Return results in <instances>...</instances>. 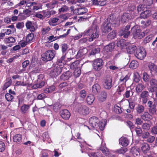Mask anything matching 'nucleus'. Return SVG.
Masks as SVG:
<instances>
[{
    "label": "nucleus",
    "mask_w": 157,
    "mask_h": 157,
    "mask_svg": "<svg viewBox=\"0 0 157 157\" xmlns=\"http://www.w3.org/2000/svg\"><path fill=\"white\" fill-rule=\"evenodd\" d=\"M83 34L84 35L88 36H90L89 38V41H93L99 36L97 26L96 25H93L91 27L85 31Z\"/></svg>",
    "instance_id": "obj_1"
},
{
    "label": "nucleus",
    "mask_w": 157,
    "mask_h": 157,
    "mask_svg": "<svg viewBox=\"0 0 157 157\" xmlns=\"http://www.w3.org/2000/svg\"><path fill=\"white\" fill-rule=\"evenodd\" d=\"M106 120H105L103 121L104 123L103 125H101L100 123L99 119L97 117H90L89 120V123L90 126L92 127L97 128L98 127L101 130L103 129L105 125V123Z\"/></svg>",
    "instance_id": "obj_2"
},
{
    "label": "nucleus",
    "mask_w": 157,
    "mask_h": 157,
    "mask_svg": "<svg viewBox=\"0 0 157 157\" xmlns=\"http://www.w3.org/2000/svg\"><path fill=\"white\" fill-rule=\"evenodd\" d=\"M149 30H147L145 32H141L139 29H136V27H133L132 29V33L134 37L138 39H141L143 37L145 34H147Z\"/></svg>",
    "instance_id": "obj_3"
},
{
    "label": "nucleus",
    "mask_w": 157,
    "mask_h": 157,
    "mask_svg": "<svg viewBox=\"0 0 157 157\" xmlns=\"http://www.w3.org/2000/svg\"><path fill=\"white\" fill-rule=\"evenodd\" d=\"M112 21L111 20L109 21L108 20L107 21H105L103 24L101 26V30L103 33H108L111 31L112 29L111 25L112 24H117V25H118L119 23V21H117V23H115L114 22L112 23L111 22Z\"/></svg>",
    "instance_id": "obj_4"
},
{
    "label": "nucleus",
    "mask_w": 157,
    "mask_h": 157,
    "mask_svg": "<svg viewBox=\"0 0 157 157\" xmlns=\"http://www.w3.org/2000/svg\"><path fill=\"white\" fill-rule=\"evenodd\" d=\"M55 55V52L54 51L48 50L42 55V60L45 61H50L54 58Z\"/></svg>",
    "instance_id": "obj_5"
},
{
    "label": "nucleus",
    "mask_w": 157,
    "mask_h": 157,
    "mask_svg": "<svg viewBox=\"0 0 157 157\" xmlns=\"http://www.w3.org/2000/svg\"><path fill=\"white\" fill-rule=\"evenodd\" d=\"M92 62L93 68L96 71H100L102 68L104 64L102 60L100 58L95 59Z\"/></svg>",
    "instance_id": "obj_6"
},
{
    "label": "nucleus",
    "mask_w": 157,
    "mask_h": 157,
    "mask_svg": "<svg viewBox=\"0 0 157 157\" xmlns=\"http://www.w3.org/2000/svg\"><path fill=\"white\" fill-rule=\"evenodd\" d=\"M76 111L80 114L83 115H88L90 112L88 107L86 105H78Z\"/></svg>",
    "instance_id": "obj_7"
},
{
    "label": "nucleus",
    "mask_w": 157,
    "mask_h": 157,
    "mask_svg": "<svg viewBox=\"0 0 157 157\" xmlns=\"http://www.w3.org/2000/svg\"><path fill=\"white\" fill-rule=\"evenodd\" d=\"M112 78L109 75H107L104 79L103 85L104 88L106 90H110L112 86Z\"/></svg>",
    "instance_id": "obj_8"
},
{
    "label": "nucleus",
    "mask_w": 157,
    "mask_h": 157,
    "mask_svg": "<svg viewBox=\"0 0 157 157\" xmlns=\"http://www.w3.org/2000/svg\"><path fill=\"white\" fill-rule=\"evenodd\" d=\"M146 55L145 50L144 48L142 47L137 49L135 55L138 59L141 60L145 57Z\"/></svg>",
    "instance_id": "obj_9"
},
{
    "label": "nucleus",
    "mask_w": 157,
    "mask_h": 157,
    "mask_svg": "<svg viewBox=\"0 0 157 157\" xmlns=\"http://www.w3.org/2000/svg\"><path fill=\"white\" fill-rule=\"evenodd\" d=\"M42 75H39V77L37 80V83L34 84L32 87L33 89H40L43 87L45 84V82L44 81H40V78H42Z\"/></svg>",
    "instance_id": "obj_10"
},
{
    "label": "nucleus",
    "mask_w": 157,
    "mask_h": 157,
    "mask_svg": "<svg viewBox=\"0 0 157 157\" xmlns=\"http://www.w3.org/2000/svg\"><path fill=\"white\" fill-rule=\"evenodd\" d=\"M130 27V25H129L126 26L125 28L120 32V35L121 36H123L124 38H128L130 34V32L129 31Z\"/></svg>",
    "instance_id": "obj_11"
},
{
    "label": "nucleus",
    "mask_w": 157,
    "mask_h": 157,
    "mask_svg": "<svg viewBox=\"0 0 157 157\" xmlns=\"http://www.w3.org/2000/svg\"><path fill=\"white\" fill-rule=\"evenodd\" d=\"M148 96L149 93L147 91L144 90L141 92L139 99L142 100L143 104H145L147 102Z\"/></svg>",
    "instance_id": "obj_12"
},
{
    "label": "nucleus",
    "mask_w": 157,
    "mask_h": 157,
    "mask_svg": "<svg viewBox=\"0 0 157 157\" xmlns=\"http://www.w3.org/2000/svg\"><path fill=\"white\" fill-rule=\"evenodd\" d=\"M66 54V53H65L64 54H63V55L61 57L60 59H58L57 62V65H59V66L63 67L64 65L66 64V62L69 61L71 59L69 58H68L67 60H65V58Z\"/></svg>",
    "instance_id": "obj_13"
},
{
    "label": "nucleus",
    "mask_w": 157,
    "mask_h": 157,
    "mask_svg": "<svg viewBox=\"0 0 157 157\" xmlns=\"http://www.w3.org/2000/svg\"><path fill=\"white\" fill-rule=\"evenodd\" d=\"M127 52L130 54H132L134 53L135 55L136 51L138 49L136 46L134 45H132L128 43L127 46L126 47Z\"/></svg>",
    "instance_id": "obj_14"
},
{
    "label": "nucleus",
    "mask_w": 157,
    "mask_h": 157,
    "mask_svg": "<svg viewBox=\"0 0 157 157\" xmlns=\"http://www.w3.org/2000/svg\"><path fill=\"white\" fill-rule=\"evenodd\" d=\"M61 117L64 119H68L71 116L69 112L67 109L61 110L60 112Z\"/></svg>",
    "instance_id": "obj_15"
},
{
    "label": "nucleus",
    "mask_w": 157,
    "mask_h": 157,
    "mask_svg": "<svg viewBox=\"0 0 157 157\" xmlns=\"http://www.w3.org/2000/svg\"><path fill=\"white\" fill-rule=\"evenodd\" d=\"M72 74L69 71H67L64 72L60 76V79L62 80H67L71 76Z\"/></svg>",
    "instance_id": "obj_16"
},
{
    "label": "nucleus",
    "mask_w": 157,
    "mask_h": 157,
    "mask_svg": "<svg viewBox=\"0 0 157 157\" xmlns=\"http://www.w3.org/2000/svg\"><path fill=\"white\" fill-rule=\"evenodd\" d=\"M88 11L87 9L85 7H81L75 9L74 13L79 15L83 14Z\"/></svg>",
    "instance_id": "obj_17"
},
{
    "label": "nucleus",
    "mask_w": 157,
    "mask_h": 157,
    "mask_svg": "<svg viewBox=\"0 0 157 157\" xmlns=\"http://www.w3.org/2000/svg\"><path fill=\"white\" fill-rule=\"evenodd\" d=\"M107 96V94L106 92L102 91L98 96V100L100 102H103L106 100Z\"/></svg>",
    "instance_id": "obj_18"
},
{
    "label": "nucleus",
    "mask_w": 157,
    "mask_h": 157,
    "mask_svg": "<svg viewBox=\"0 0 157 157\" xmlns=\"http://www.w3.org/2000/svg\"><path fill=\"white\" fill-rule=\"evenodd\" d=\"M131 18V15L129 13H125L121 17V21L122 23L127 22Z\"/></svg>",
    "instance_id": "obj_19"
},
{
    "label": "nucleus",
    "mask_w": 157,
    "mask_h": 157,
    "mask_svg": "<svg viewBox=\"0 0 157 157\" xmlns=\"http://www.w3.org/2000/svg\"><path fill=\"white\" fill-rule=\"evenodd\" d=\"M114 46L112 44H110L105 46L104 51L107 53H109V56L112 55V51L113 49Z\"/></svg>",
    "instance_id": "obj_20"
},
{
    "label": "nucleus",
    "mask_w": 157,
    "mask_h": 157,
    "mask_svg": "<svg viewBox=\"0 0 157 157\" xmlns=\"http://www.w3.org/2000/svg\"><path fill=\"white\" fill-rule=\"evenodd\" d=\"M120 144L123 146H127L128 144L129 141L126 137H121L119 140Z\"/></svg>",
    "instance_id": "obj_21"
},
{
    "label": "nucleus",
    "mask_w": 157,
    "mask_h": 157,
    "mask_svg": "<svg viewBox=\"0 0 157 157\" xmlns=\"http://www.w3.org/2000/svg\"><path fill=\"white\" fill-rule=\"evenodd\" d=\"M128 43H126L125 40L121 39L117 42V46L118 47H121V48H125L127 46Z\"/></svg>",
    "instance_id": "obj_22"
},
{
    "label": "nucleus",
    "mask_w": 157,
    "mask_h": 157,
    "mask_svg": "<svg viewBox=\"0 0 157 157\" xmlns=\"http://www.w3.org/2000/svg\"><path fill=\"white\" fill-rule=\"evenodd\" d=\"M129 78V76L127 75L124 77L122 76L121 77L118 82V84H120L124 86H125V83Z\"/></svg>",
    "instance_id": "obj_23"
},
{
    "label": "nucleus",
    "mask_w": 157,
    "mask_h": 157,
    "mask_svg": "<svg viewBox=\"0 0 157 157\" xmlns=\"http://www.w3.org/2000/svg\"><path fill=\"white\" fill-rule=\"evenodd\" d=\"M25 25L27 29H29L30 31L34 32L35 31V29L34 26V24L32 22L29 21H28L26 23Z\"/></svg>",
    "instance_id": "obj_24"
},
{
    "label": "nucleus",
    "mask_w": 157,
    "mask_h": 157,
    "mask_svg": "<svg viewBox=\"0 0 157 157\" xmlns=\"http://www.w3.org/2000/svg\"><path fill=\"white\" fill-rule=\"evenodd\" d=\"M142 119L144 121H148L152 118V116L147 112H144L141 116Z\"/></svg>",
    "instance_id": "obj_25"
},
{
    "label": "nucleus",
    "mask_w": 157,
    "mask_h": 157,
    "mask_svg": "<svg viewBox=\"0 0 157 157\" xmlns=\"http://www.w3.org/2000/svg\"><path fill=\"white\" fill-rule=\"evenodd\" d=\"M140 150L139 148L134 147L131 148L130 152L132 153L134 156H138L140 155Z\"/></svg>",
    "instance_id": "obj_26"
},
{
    "label": "nucleus",
    "mask_w": 157,
    "mask_h": 157,
    "mask_svg": "<svg viewBox=\"0 0 157 157\" xmlns=\"http://www.w3.org/2000/svg\"><path fill=\"white\" fill-rule=\"evenodd\" d=\"M100 149L102 152L106 155L109 154V152L108 149L106 147L105 143H102Z\"/></svg>",
    "instance_id": "obj_27"
},
{
    "label": "nucleus",
    "mask_w": 157,
    "mask_h": 157,
    "mask_svg": "<svg viewBox=\"0 0 157 157\" xmlns=\"http://www.w3.org/2000/svg\"><path fill=\"white\" fill-rule=\"evenodd\" d=\"M87 52V50L86 48H83L80 49L76 55V57L78 58L82 57Z\"/></svg>",
    "instance_id": "obj_28"
},
{
    "label": "nucleus",
    "mask_w": 157,
    "mask_h": 157,
    "mask_svg": "<svg viewBox=\"0 0 157 157\" xmlns=\"http://www.w3.org/2000/svg\"><path fill=\"white\" fill-rule=\"evenodd\" d=\"M100 86L99 85L96 83L94 84L92 87V91L93 93L95 94H97L100 91Z\"/></svg>",
    "instance_id": "obj_29"
},
{
    "label": "nucleus",
    "mask_w": 157,
    "mask_h": 157,
    "mask_svg": "<svg viewBox=\"0 0 157 157\" xmlns=\"http://www.w3.org/2000/svg\"><path fill=\"white\" fill-rule=\"evenodd\" d=\"M125 86L119 84L116 91V93L119 95L122 94L125 89Z\"/></svg>",
    "instance_id": "obj_30"
},
{
    "label": "nucleus",
    "mask_w": 157,
    "mask_h": 157,
    "mask_svg": "<svg viewBox=\"0 0 157 157\" xmlns=\"http://www.w3.org/2000/svg\"><path fill=\"white\" fill-rule=\"evenodd\" d=\"M145 88V86L142 83L137 84L136 87V93L138 94L140 93Z\"/></svg>",
    "instance_id": "obj_31"
},
{
    "label": "nucleus",
    "mask_w": 157,
    "mask_h": 157,
    "mask_svg": "<svg viewBox=\"0 0 157 157\" xmlns=\"http://www.w3.org/2000/svg\"><path fill=\"white\" fill-rule=\"evenodd\" d=\"M59 20V19L57 18H51L48 21V23L51 26H55L57 25V23Z\"/></svg>",
    "instance_id": "obj_32"
},
{
    "label": "nucleus",
    "mask_w": 157,
    "mask_h": 157,
    "mask_svg": "<svg viewBox=\"0 0 157 157\" xmlns=\"http://www.w3.org/2000/svg\"><path fill=\"white\" fill-rule=\"evenodd\" d=\"M151 14L150 11L146 10L141 13L140 15V17L141 18H145L149 16Z\"/></svg>",
    "instance_id": "obj_33"
},
{
    "label": "nucleus",
    "mask_w": 157,
    "mask_h": 157,
    "mask_svg": "<svg viewBox=\"0 0 157 157\" xmlns=\"http://www.w3.org/2000/svg\"><path fill=\"white\" fill-rule=\"evenodd\" d=\"M94 95L90 94L87 96L86 98V102L88 104L91 105L94 101Z\"/></svg>",
    "instance_id": "obj_34"
},
{
    "label": "nucleus",
    "mask_w": 157,
    "mask_h": 157,
    "mask_svg": "<svg viewBox=\"0 0 157 157\" xmlns=\"http://www.w3.org/2000/svg\"><path fill=\"white\" fill-rule=\"evenodd\" d=\"M150 149L149 145L147 143H144L142 144L141 147V150L144 153H147Z\"/></svg>",
    "instance_id": "obj_35"
},
{
    "label": "nucleus",
    "mask_w": 157,
    "mask_h": 157,
    "mask_svg": "<svg viewBox=\"0 0 157 157\" xmlns=\"http://www.w3.org/2000/svg\"><path fill=\"white\" fill-rule=\"evenodd\" d=\"M79 61L78 60L73 62L71 65V68L75 70L77 69L78 68H80L79 67Z\"/></svg>",
    "instance_id": "obj_36"
},
{
    "label": "nucleus",
    "mask_w": 157,
    "mask_h": 157,
    "mask_svg": "<svg viewBox=\"0 0 157 157\" xmlns=\"http://www.w3.org/2000/svg\"><path fill=\"white\" fill-rule=\"evenodd\" d=\"M62 67H60L59 65H56L53 67V70L56 72V74L58 75H59L62 71Z\"/></svg>",
    "instance_id": "obj_37"
},
{
    "label": "nucleus",
    "mask_w": 157,
    "mask_h": 157,
    "mask_svg": "<svg viewBox=\"0 0 157 157\" xmlns=\"http://www.w3.org/2000/svg\"><path fill=\"white\" fill-rule=\"evenodd\" d=\"M58 2L56 0H54L49 3L47 4L46 6L49 9H51L53 8L57 5Z\"/></svg>",
    "instance_id": "obj_38"
},
{
    "label": "nucleus",
    "mask_w": 157,
    "mask_h": 157,
    "mask_svg": "<svg viewBox=\"0 0 157 157\" xmlns=\"http://www.w3.org/2000/svg\"><path fill=\"white\" fill-rule=\"evenodd\" d=\"M55 89V87L52 85L48 88L45 89L44 90V92L46 94L51 93L54 91Z\"/></svg>",
    "instance_id": "obj_39"
},
{
    "label": "nucleus",
    "mask_w": 157,
    "mask_h": 157,
    "mask_svg": "<svg viewBox=\"0 0 157 157\" xmlns=\"http://www.w3.org/2000/svg\"><path fill=\"white\" fill-rule=\"evenodd\" d=\"M136 109L137 113L140 114L144 111V107L143 105L139 104L136 108Z\"/></svg>",
    "instance_id": "obj_40"
},
{
    "label": "nucleus",
    "mask_w": 157,
    "mask_h": 157,
    "mask_svg": "<svg viewBox=\"0 0 157 157\" xmlns=\"http://www.w3.org/2000/svg\"><path fill=\"white\" fill-rule=\"evenodd\" d=\"M138 66V62L136 60H132L129 64V67L131 68L135 69L137 68Z\"/></svg>",
    "instance_id": "obj_41"
},
{
    "label": "nucleus",
    "mask_w": 157,
    "mask_h": 157,
    "mask_svg": "<svg viewBox=\"0 0 157 157\" xmlns=\"http://www.w3.org/2000/svg\"><path fill=\"white\" fill-rule=\"evenodd\" d=\"M22 139L21 135L20 134L15 135L13 137V141L15 142H18Z\"/></svg>",
    "instance_id": "obj_42"
},
{
    "label": "nucleus",
    "mask_w": 157,
    "mask_h": 157,
    "mask_svg": "<svg viewBox=\"0 0 157 157\" xmlns=\"http://www.w3.org/2000/svg\"><path fill=\"white\" fill-rule=\"evenodd\" d=\"M116 33L115 31H113L109 33L107 36V38L109 40L113 39L116 36Z\"/></svg>",
    "instance_id": "obj_43"
},
{
    "label": "nucleus",
    "mask_w": 157,
    "mask_h": 157,
    "mask_svg": "<svg viewBox=\"0 0 157 157\" xmlns=\"http://www.w3.org/2000/svg\"><path fill=\"white\" fill-rule=\"evenodd\" d=\"M61 107V105L59 102H57L55 103L53 105V109L55 112H57L60 109Z\"/></svg>",
    "instance_id": "obj_44"
},
{
    "label": "nucleus",
    "mask_w": 157,
    "mask_h": 157,
    "mask_svg": "<svg viewBox=\"0 0 157 157\" xmlns=\"http://www.w3.org/2000/svg\"><path fill=\"white\" fill-rule=\"evenodd\" d=\"M29 108V105L24 104L21 107V110L22 113H25L27 112Z\"/></svg>",
    "instance_id": "obj_45"
},
{
    "label": "nucleus",
    "mask_w": 157,
    "mask_h": 157,
    "mask_svg": "<svg viewBox=\"0 0 157 157\" xmlns=\"http://www.w3.org/2000/svg\"><path fill=\"white\" fill-rule=\"evenodd\" d=\"M80 135L79 133H77V135L76 136L77 137V138L78 140V142H79L80 143V146L81 147V148H82L83 147V144H84V140L81 139V138L80 136Z\"/></svg>",
    "instance_id": "obj_46"
},
{
    "label": "nucleus",
    "mask_w": 157,
    "mask_h": 157,
    "mask_svg": "<svg viewBox=\"0 0 157 157\" xmlns=\"http://www.w3.org/2000/svg\"><path fill=\"white\" fill-rule=\"evenodd\" d=\"M4 41L5 43H13L15 42L16 40L14 38L10 37L5 38Z\"/></svg>",
    "instance_id": "obj_47"
},
{
    "label": "nucleus",
    "mask_w": 157,
    "mask_h": 157,
    "mask_svg": "<svg viewBox=\"0 0 157 157\" xmlns=\"http://www.w3.org/2000/svg\"><path fill=\"white\" fill-rule=\"evenodd\" d=\"M69 10L68 7L66 5H63L59 8L58 11L59 13H63L67 12Z\"/></svg>",
    "instance_id": "obj_48"
},
{
    "label": "nucleus",
    "mask_w": 157,
    "mask_h": 157,
    "mask_svg": "<svg viewBox=\"0 0 157 157\" xmlns=\"http://www.w3.org/2000/svg\"><path fill=\"white\" fill-rule=\"evenodd\" d=\"M100 49L98 47L93 48L90 53V55H94L96 53H98L100 52Z\"/></svg>",
    "instance_id": "obj_49"
},
{
    "label": "nucleus",
    "mask_w": 157,
    "mask_h": 157,
    "mask_svg": "<svg viewBox=\"0 0 157 157\" xmlns=\"http://www.w3.org/2000/svg\"><path fill=\"white\" fill-rule=\"evenodd\" d=\"M34 37V35L32 33L29 34L26 37V40L28 43L31 42L33 40Z\"/></svg>",
    "instance_id": "obj_50"
},
{
    "label": "nucleus",
    "mask_w": 157,
    "mask_h": 157,
    "mask_svg": "<svg viewBox=\"0 0 157 157\" xmlns=\"http://www.w3.org/2000/svg\"><path fill=\"white\" fill-rule=\"evenodd\" d=\"M51 29L49 26L41 28V31L43 35H45L48 33Z\"/></svg>",
    "instance_id": "obj_51"
},
{
    "label": "nucleus",
    "mask_w": 157,
    "mask_h": 157,
    "mask_svg": "<svg viewBox=\"0 0 157 157\" xmlns=\"http://www.w3.org/2000/svg\"><path fill=\"white\" fill-rule=\"evenodd\" d=\"M140 76L137 72L134 73V80L136 82H139L140 80Z\"/></svg>",
    "instance_id": "obj_52"
},
{
    "label": "nucleus",
    "mask_w": 157,
    "mask_h": 157,
    "mask_svg": "<svg viewBox=\"0 0 157 157\" xmlns=\"http://www.w3.org/2000/svg\"><path fill=\"white\" fill-rule=\"evenodd\" d=\"M6 99L9 101H11L13 98L14 96L10 94L7 93L5 96Z\"/></svg>",
    "instance_id": "obj_53"
},
{
    "label": "nucleus",
    "mask_w": 157,
    "mask_h": 157,
    "mask_svg": "<svg viewBox=\"0 0 157 157\" xmlns=\"http://www.w3.org/2000/svg\"><path fill=\"white\" fill-rule=\"evenodd\" d=\"M12 81L10 79H8L7 80V82L5 83L3 89L5 90L8 87H9L11 84Z\"/></svg>",
    "instance_id": "obj_54"
},
{
    "label": "nucleus",
    "mask_w": 157,
    "mask_h": 157,
    "mask_svg": "<svg viewBox=\"0 0 157 157\" xmlns=\"http://www.w3.org/2000/svg\"><path fill=\"white\" fill-rule=\"evenodd\" d=\"M148 67L150 70L151 72H154L155 70V68L156 67V66L153 63H150L148 65Z\"/></svg>",
    "instance_id": "obj_55"
},
{
    "label": "nucleus",
    "mask_w": 157,
    "mask_h": 157,
    "mask_svg": "<svg viewBox=\"0 0 157 157\" xmlns=\"http://www.w3.org/2000/svg\"><path fill=\"white\" fill-rule=\"evenodd\" d=\"M149 76L146 72H144L143 73V79L145 82H149Z\"/></svg>",
    "instance_id": "obj_56"
},
{
    "label": "nucleus",
    "mask_w": 157,
    "mask_h": 157,
    "mask_svg": "<svg viewBox=\"0 0 157 157\" xmlns=\"http://www.w3.org/2000/svg\"><path fill=\"white\" fill-rule=\"evenodd\" d=\"M127 151L128 149L127 148L122 147L118 150L117 151V152L119 154H123L125 153Z\"/></svg>",
    "instance_id": "obj_57"
},
{
    "label": "nucleus",
    "mask_w": 157,
    "mask_h": 157,
    "mask_svg": "<svg viewBox=\"0 0 157 157\" xmlns=\"http://www.w3.org/2000/svg\"><path fill=\"white\" fill-rule=\"evenodd\" d=\"M61 46L62 52L63 53V54H64V53H65L68 48L67 45L66 44H62L61 45Z\"/></svg>",
    "instance_id": "obj_58"
},
{
    "label": "nucleus",
    "mask_w": 157,
    "mask_h": 157,
    "mask_svg": "<svg viewBox=\"0 0 157 157\" xmlns=\"http://www.w3.org/2000/svg\"><path fill=\"white\" fill-rule=\"evenodd\" d=\"M81 73V71L80 68H78L77 69L74 70V75L77 77H79Z\"/></svg>",
    "instance_id": "obj_59"
},
{
    "label": "nucleus",
    "mask_w": 157,
    "mask_h": 157,
    "mask_svg": "<svg viewBox=\"0 0 157 157\" xmlns=\"http://www.w3.org/2000/svg\"><path fill=\"white\" fill-rule=\"evenodd\" d=\"M132 98H130L128 100L129 107L131 109H133L135 105V102L132 101Z\"/></svg>",
    "instance_id": "obj_60"
},
{
    "label": "nucleus",
    "mask_w": 157,
    "mask_h": 157,
    "mask_svg": "<svg viewBox=\"0 0 157 157\" xmlns=\"http://www.w3.org/2000/svg\"><path fill=\"white\" fill-rule=\"evenodd\" d=\"M43 14L44 17L49 18L50 17L51 12L50 11H44L42 12Z\"/></svg>",
    "instance_id": "obj_61"
},
{
    "label": "nucleus",
    "mask_w": 157,
    "mask_h": 157,
    "mask_svg": "<svg viewBox=\"0 0 157 157\" xmlns=\"http://www.w3.org/2000/svg\"><path fill=\"white\" fill-rule=\"evenodd\" d=\"M41 8V6L40 4L38 5L36 3V4L33 5L32 10H36Z\"/></svg>",
    "instance_id": "obj_62"
},
{
    "label": "nucleus",
    "mask_w": 157,
    "mask_h": 157,
    "mask_svg": "<svg viewBox=\"0 0 157 157\" xmlns=\"http://www.w3.org/2000/svg\"><path fill=\"white\" fill-rule=\"evenodd\" d=\"M58 39H59L58 37L54 36L53 35L50 36L48 37V41L50 42L54 41Z\"/></svg>",
    "instance_id": "obj_63"
},
{
    "label": "nucleus",
    "mask_w": 157,
    "mask_h": 157,
    "mask_svg": "<svg viewBox=\"0 0 157 157\" xmlns=\"http://www.w3.org/2000/svg\"><path fill=\"white\" fill-rule=\"evenodd\" d=\"M142 127L144 129L147 130L150 129V125L148 123H144L143 124Z\"/></svg>",
    "instance_id": "obj_64"
}]
</instances>
